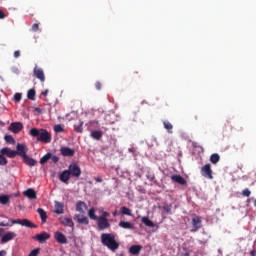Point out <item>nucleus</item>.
I'll return each instance as SVG.
<instances>
[{"label":"nucleus","instance_id":"nucleus-1","mask_svg":"<svg viewBox=\"0 0 256 256\" xmlns=\"http://www.w3.org/2000/svg\"><path fill=\"white\" fill-rule=\"evenodd\" d=\"M101 244L107 249L115 253L119 249V242L115 239V234H101L100 236Z\"/></svg>","mask_w":256,"mask_h":256},{"label":"nucleus","instance_id":"nucleus-2","mask_svg":"<svg viewBox=\"0 0 256 256\" xmlns=\"http://www.w3.org/2000/svg\"><path fill=\"white\" fill-rule=\"evenodd\" d=\"M30 136L37 138L38 142L50 143L52 141V135L46 129L32 128L30 130Z\"/></svg>","mask_w":256,"mask_h":256},{"label":"nucleus","instance_id":"nucleus-3","mask_svg":"<svg viewBox=\"0 0 256 256\" xmlns=\"http://www.w3.org/2000/svg\"><path fill=\"white\" fill-rule=\"evenodd\" d=\"M63 172H68L72 177H75L76 179L80 178L81 176V168L75 164H69V167L67 170H63Z\"/></svg>","mask_w":256,"mask_h":256},{"label":"nucleus","instance_id":"nucleus-4","mask_svg":"<svg viewBox=\"0 0 256 256\" xmlns=\"http://www.w3.org/2000/svg\"><path fill=\"white\" fill-rule=\"evenodd\" d=\"M95 221H97V227L99 231H104L110 228V223L107 218L98 217V219H95Z\"/></svg>","mask_w":256,"mask_h":256},{"label":"nucleus","instance_id":"nucleus-5","mask_svg":"<svg viewBox=\"0 0 256 256\" xmlns=\"http://www.w3.org/2000/svg\"><path fill=\"white\" fill-rule=\"evenodd\" d=\"M0 156H6L8 158H15L17 157V152H15V150H11L10 147H3L0 150Z\"/></svg>","mask_w":256,"mask_h":256},{"label":"nucleus","instance_id":"nucleus-6","mask_svg":"<svg viewBox=\"0 0 256 256\" xmlns=\"http://www.w3.org/2000/svg\"><path fill=\"white\" fill-rule=\"evenodd\" d=\"M24 126L22 122H12L9 126V131L18 134L23 130Z\"/></svg>","mask_w":256,"mask_h":256},{"label":"nucleus","instance_id":"nucleus-7","mask_svg":"<svg viewBox=\"0 0 256 256\" xmlns=\"http://www.w3.org/2000/svg\"><path fill=\"white\" fill-rule=\"evenodd\" d=\"M202 177L213 179V171L211 170V164H205L201 169Z\"/></svg>","mask_w":256,"mask_h":256},{"label":"nucleus","instance_id":"nucleus-8","mask_svg":"<svg viewBox=\"0 0 256 256\" xmlns=\"http://www.w3.org/2000/svg\"><path fill=\"white\" fill-rule=\"evenodd\" d=\"M34 76L41 83H45V81H46L45 72H43V70L40 67L35 66V68H34Z\"/></svg>","mask_w":256,"mask_h":256},{"label":"nucleus","instance_id":"nucleus-9","mask_svg":"<svg viewBox=\"0 0 256 256\" xmlns=\"http://www.w3.org/2000/svg\"><path fill=\"white\" fill-rule=\"evenodd\" d=\"M27 147L24 144L18 143L16 145V151L15 153L21 157H27Z\"/></svg>","mask_w":256,"mask_h":256},{"label":"nucleus","instance_id":"nucleus-10","mask_svg":"<svg viewBox=\"0 0 256 256\" xmlns=\"http://www.w3.org/2000/svg\"><path fill=\"white\" fill-rule=\"evenodd\" d=\"M74 220L81 225L89 224V220H88L87 216H84L83 214H75Z\"/></svg>","mask_w":256,"mask_h":256},{"label":"nucleus","instance_id":"nucleus-11","mask_svg":"<svg viewBox=\"0 0 256 256\" xmlns=\"http://www.w3.org/2000/svg\"><path fill=\"white\" fill-rule=\"evenodd\" d=\"M71 177H72V174L68 173V171H62V173H60V175H59V180L63 184L68 185L69 179H71Z\"/></svg>","mask_w":256,"mask_h":256},{"label":"nucleus","instance_id":"nucleus-12","mask_svg":"<svg viewBox=\"0 0 256 256\" xmlns=\"http://www.w3.org/2000/svg\"><path fill=\"white\" fill-rule=\"evenodd\" d=\"M60 154H62L63 157H73L75 155V150H72L69 147H62L60 148Z\"/></svg>","mask_w":256,"mask_h":256},{"label":"nucleus","instance_id":"nucleus-13","mask_svg":"<svg viewBox=\"0 0 256 256\" xmlns=\"http://www.w3.org/2000/svg\"><path fill=\"white\" fill-rule=\"evenodd\" d=\"M23 195L28 199L34 200L37 199L36 191L33 188H28L23 192Z\"/></svg>","mask_w":256,"mask_h":256},{"label":"nucleus","instance_id":"nucleus-14","mask_svg":"<svg viewBox=\"0 0 256 256\" xmlns=\"http://www.w3.org/2000/svg\"><path fill=\"white\" fill-rule=\"evenodd\" d=\"M50 235L46 232H43L41 234H37L33 237L34 240H37L40 243L46 242V240H49Z\"/></svg>","mask_w":256,"mask_h":256},{"label":"nucleus","instance_id":"nucleus-15","mask_svg":"<svg viewBox=\"0 0 256 256\" xmlns=\"http://www.w3.org/2000/svg\"><path fill=\"white\" fill-rule=\"evenodd\" d=\"M192 227H194V230L192 231H198L201 229V219L200 216L195 215L194 218H192Z\"/></svg>","mask_w":256,"mask_h":256},{"label":"nucleus","instance_id":"nucleus-16","mask_svg":"<svg viewBox=\"0 0 256 256\" xmlns=\"http://www.w3.org/2000/svg\"><path fill=\"white\" fill-rule=\"evenodd\" d=\"M86 210H87V204H85L84 201L76 202V212L84 214Z\"/></svg>","mask_w":256,"mask_h":256},{"label":"nucleus","instance_id":"nucleus-17","mask_svg":"<svg viewBox=\"0 0 256 256\" xmlns=\"http://www.w3.org/2000/svg\"><path fill=\"white\" fill-rule=\"evenodd\" d=\"M54 239L60 244H66L68 242L65 235H63L61 232L54 233Z\"/></svg>","mask_w":256,"mask_h":256},{"label":"nucleus","instance_id":"nucleus-18","mask_svg":"<svg viewBox=\"0 0 256 256\" xmlns=\"http://www.w3.org/2000/svg\"><path fill=\"white\" fill-rule=\"evenodd\" d=\"M15 236L16 235L14 232H8L2 236L0 242H2V244H5L6 242L13 240L15 238Z\"/></svg>","mask_w":256,"mask_h":256},{"label":"nucleus","instance_id":"nucleus-19","mask_svg":"<svg viewBox=\"0 0 256 256\" xmlns=\"http://www.w3.org/2000/svg\"><path fill=\"white\" fill-rule=\"evenodd\" d=\"M171 179H172V181H173L174 183H177V184L182 185V186H185V185H186V180H185V178H183V177L180 176V175H173V176L171 177Z\"/></svg>","mask_w":256,"mask_h":256},{"label":"nucleus","instance_id":"nucleus-20","mask_svg":"<svg viewBox=\"0 0 256 256\" xmlns=\"http://www.w3.org/2000/svg\"><path fill=\"white\" fill-rule=\"evenodd\" d=\"M54 214H63V204L59 201H54Z\"/></svg>","mask_w":256,"mask_h":256},{"label":"nucleus","instance_id":"nucleus-21","mask_svg":"<svg viewBox=\"0 0 256 256\" xmlns=\"http://www.w3.org/2000/svg\"><path fill=\"white\" fill-rule=\"evenodd\" d=\"M60 224H62L65 227H70V228L74 229V221L71 218L60 219Z\"/></svg>","mask_w":256,"mask_h":256},{"label":"nucleus","instance_id":"nucleus-22","mask_svg":"<svg viewBox=\"0 0 256 256\" xmlns=\"http://www.w3.org/2000/svg\"><path fill=\"white\" fill-rule=\"evenodd\" d=\"M91 139H94L95 141H100V139L103 137V132L100 130H94L90 133Z\"/></svg>","mask_w":256,"mask_h":256},{"label":"nucleus","instance_id":"nucleus-23","mask_svg":"<svg viewBox=\"0 0 256 256\" xmlns=\"http://www.w3.org/2000/svg\"><path fill=\"white\" fill-rule=\"evenodd\" d=\"M142 249L143 247L140 245H133V246H130L129 253L132 255H139Z\"/></svg>","mask_w":256,"mask_h":256},{"label":"nucleus","instance_id":"nucleus-24","mask_svg":"<svg viewBox=\"0 0 256 256\" xmlns=\"http://www.w3.org/2000/svg\"><path fill=\"white\" fill-rule=\"evenodd\" d=\"M22 159L24 160V163L30 167H34L37 164V161L33 158H30L29 156H23Z\"/></svg>","mask_w":256,"mask_h":256},{"label":"nucleus","instance_id":"nucleus-25","mask_svg":"<svg viewBox=\"0 0 256 256\" xmlns=\"http://www.w3.org/2000/svg\"><path fill=\"white\" fill-rule=\"evenodd\" d=\"M22 227H27V228H34L36 229L37 228V225L34 224L33 222H31L30 220L28 219H22V223L20 224Z\"/></svg>","mask_w":256,"mask_h":256},{"label":"nucleus","instance_id":"nucleus-26","mask_svg":"<svg viewBox=\"0 0 256 256\" xmlns=\"http://www.w3.org/2000/svg\"><path fill=\"white\" fill-rule=\"evenodd\" d=\"M38 215H40L41 223L45 224L47 222V213L45 210L38 208L37 209Z\"/></svg>","mask_w":256,"mask_h":256},{"label":"nucleus","instance_id":"nucleus-27","mask_svg":"<svg viewBox=\"0 0 256 256\" xmlns=\"http://www.w3.org/2000/svg\"><path fill=\"white\" fill-rule=\"evenodd\" d=\"M119 227L122 228V229H129V230L134 229V225H132V223L125 222V221H120L119 222Z\"/></svg>","mask_w":256,"mask_h":256},{"label":"nucleus","instance_id":"nucleus-28","mask_svg":"<svg viewBox=\"0 0 256 256\" xmlns=\"http://www.w3.org/2000/svg\"><path fill=\"white\" fill-rule=\"evenodd\" d=\"M141 222L144 223V225L147 227H151V228L154 227L153 221H151L147 216L142 217Z\"/></svg>","mask_w":256,"mask_h":256},{"label":"nucleus","instance_id":"nucleus-29","mask_svg":"<svg viewBox=\"0 0 256 256\" xmlns=\"http://www.w3.org/2000/svg\"><path fill=\"white\" fill-rule=\"evenodd\" d=\"M147 179H148V181H150L153 185H155V186H158V185H159V182H157V180H156V176H155L154 174L150 173V172L147 174Z\"/></svg>","mask_w":256,"mask_h":256},{"label":"nucleus","instance_id":"nucleus-30","mask_svg":"<svg viewBox=\"0 0 256 256\" xmlns=\"http://www.w3.org/2000/svg\"><path fill=\"white\" fill-rule=\"evenodd\" d=\"M27 98L28 100H32V101L36 100V90L35 89L28 90Z\"/></svg>","mask_w":256,"mask_h":256},{"label":"nucleus","instance_id":"nucleus-31","mask_svg":"<svg viewBox=\"0 0 256 256\" xmlns=\"http://www.w3.org/2000/svg\"><path fill=\"white\" fill-rule=\"evenodd\" d=\"M51 158H52V154L47 153L46 155L43 156V158L40 159V164L45 165Z\"/></svg>","mask_w":256,"mask_h":256},{"label":"nucleus","instance_id":"nucleus-32","mask_svg":"<svg viewBox=\"0 0 256 256\" xmlns=\"http://www.w3.org/2000/svg\"><path fill=\"white\" fill-rule=\"evenodd\" d=\"M210 161H211V163H212L213 165H216L217 163H219V161H220V156H219V154H212V155L210 156Z\"/></svg>","mask_w":256,"mask_h":256},{"label":"nucleus","instance_id":"nucleus-33","mask_svg":"<svg viewBox=\"0 0 256 256\" xmlns=\"http://www.w3.org/2000/svg\"><path fill=\"white\" fill-rule=\"evenodd\" d=\"M88 217H90L92 221H96L97 219H99V217L96 216V211L93 208L88 211Z\"/></svg>","mask_w":256,"mask_h":256},{"label":"nucleus","instance_id":"nucleus-34","mask_svg":"<svg viewBox=\"0 0 256 256\" xmlns=\"http://www.w3.org/2000/svg\"><path fill=\"white\" fill-rule=\"evenodd\" d=\"M164 125V129L167 130V132H169V134H172V130H173V125L170 122H163Z\"/></svg>","mask_w":256,"mask_h":256},{"label":"nucleus","instance_id":"nucleus-35","mask_svg":"<svg viewBox=\"0 0 256 256\" xmlns=\"http://www.w3.org/2000/svg\"><path fill=\"white\" fill-rule=\"evenodd\" d=\"M9 203L8 195H0V204L7 205Z\"/></svg>","mask_w":256,"mask_h":256},{"label":"nucleus","instance_id":"nucleus-36","mask_svg":"<svg viewBox=\"0 0 256 256\" xmlns=\"http://www.w3.org/2000/svg\"><path fill=\"white\" fill-rule=\"evenodd\" d=\"M120 210L123 215L132 216L131 210L129 208L123 206L122 208H120Z\"/></svg>","mask_w":256,"mask_h":256},{"label":"nucleus","instance_id":"nucleus-37","mask_svg":"<svg viewBox=\"0 0 256 256\" xmlns=\"http://www.w3.org/2000/svg\"><path fill=\"white\" fill-rule=\"evenodd\" d=\"M5 141H6V143L15 144V139L11 135H6L5 136Z\"/></svg>","mask_w":256,"mask_h":256},{"label":"nucleus","instance_id":"nucleus-38","mask_svg":"<svg viewBox=\"0 0 256 256\" xmlns=\"http://www.w3.org/2000/svg\"><path fill=\"white\" fill-rule=\"evenodd\" d=\"M83 125H84V122H79V125L74 127L75 132L83 133Z\"/></svg>","mask_w":256,"mask_h":256},{"label":"nucleus","instance_id":"nucleus-39","mask_svg":"<svg viewBox=\"0 0 256 256\" xmlns=\"http://www.w3.org/2000/svg\"><path fill=\"white\" fill-rule=\"evenodd\" d=\"M53 130L56 133H62L64 131V129H63L61 124H57L56 126H54Z\"/></svg>","mask_w":256,"mask_h":256},{"label":"nucleus","instance_id":"nucleus-40","mask_svg":"<svg viewBox=\"0 0 256 256\" xmlns=\"http://www.w3.org/2000/svg\"><path fill=\"white\" fill-rule=\"evenodd\" d=\"M163 210L166 211L167 214L171 215L172 214V205H164Z\"/></svg>","mask_w":256,"mask_h":256},{"label":"nucleus","instance_id":"nucleus-41","mask_svg":"<svg viewBox=\"0 0 256 256\" xmlns=\"http://www.w3.org/2000/svg\"><path fill=\"white\" fill-rule=\"evenodd\" d=\"M6 165H8V160L5 158V156L0 155V166Z\"/></svg>","mask_w":256,"mask_h":256},{"label":"nucleus","instance_id":"nucleus-42","mask_svg":"<svg viewBox=\"0 0 256 256\" xmlns=\"http://www.w3.org/2000/svg\"><path fill=\"white\" fill-rule=\"evenodd\" d=\"M22 99H23V94H21V93H16V94L14 95V101H15V102H20Z\"/></svg>","mask_w":256,"mask_h":256},{"label":"nucleus","instance_id":"nucleus-43","mask_svg":"<svg viewBox=\"0 0 256 256\" xmlns=\"http://www.w3.org/2000/svg\"><path fill=\"white\" fill-rule=\"evenodd\" d=\"M242 196L243 197H250L251 191L248 188H245V190H242Z\"/></svg>","mask_w":256,"mask_h":256},{"label":"nucleus","instance_id":"nucleus-44","mask_svg":"<svg viewBox=\"0 0 256 256\" xmlns=\"http://www.w3.org/2000/svg\"><path fill=\"white\" fill-rule=\"evenodd\" d=\"M39 253H40V249L37 248V249L32 250L31 253L28 254V256H37V255H39Z\"/></svg>","mask_w":256,"mask_h":256},{"label":"nucleus","instance_id":"nucleus-45","mask_svg":"<svg viewBox=\"0 0 256 256\" xmlns=\"http://www.w3.org/2000/svg\"><path fill=\"white\" fill-rule=\"evenodd\" d=\"M23 222V219L21 220V219H10V223H12V224H18V225H20L21 223Z\"/></svg>","mask_w":256,"mask_h":256},{"label":"nucleus","instance_id":"nucleus-46","mask_svg":"<svg viewBox=\"0 0 256 256\" xmlns=\"http://www.w3.org/2000/svg\"><path fill=\"white\" fill-rule=\"evenodd\" d=\"M32 32H38L39 31V24L35 23V24H32Z\"/></svg>","mask_w":256,"mask_h":256},{"label":"nucleus","instance_id":"nucleus-47","mask_svg":"<svg viewBox=\"0 0 256 256\" xmlns=\"http://www.w3.org/2000/svg\"><path fill=\"white\" fill-rule=\"evenodd\" d=\"M109 216H110V214H109V212H103V214H102V216H98V218H103V219H107V218H109Z\"/></svg>","mask_w":256,"mask_h":256},{"label":"nucleus","instance_id":"nucleus-48","mask_svg":"<svg viewBox=\"0 0 256 256\" xmlns=\"http://www.w3.org/2000/svg\"><path fill=\"white\" fill-rule=\"evenodd\" d=\"M50 160L53 161L54 164L58 163L59 162V157L58 156H53L50 158Z\"/></svg>","mask_w":256,"mask_h":256},{"label":"nucleus","instance_id":"nucleus-49","mask_svg":"<svg viewBox=\"0 0 256 256\" xmlns=\"http://www.w3.org/2000/svg\"><path fill=\"white\" fill-rule=\"evenodd\" d=\"M95 89H97L98 91L101 90V82H95Z\"/></svg>","mask_w":256,"mask_h":256},{"label":"nucleus","instance_id":"nucleus-50","mask_svg":"<svg viewBox=\"0 0 256 256\" xmlns=\"http://www.w3.org/2000/svg\"><path fill=\"white\" fill-rule=\"evenodd\" d=\"M5 18H6V14L2 10H0V20H3Z\"/></svg>","mask_w":256,"mask_h":256},{"label":"nucleus","instance_id":"nucleus-51","mask_svg":"<svg viewBox=\"0 0 256 256\" xmlns=\"http://www.w3.org/2000/svg\"><path fill=\"white\" fill-rule=\"evenodd\" d=\"M14 57H15L16 59L20 57V50H16V51L14 52Z\"/></svg>","mask_w":256,"mask_h":256},{"label":"nucleus","instance_id":"nucleus-52","mask_svg":"<svg viewBox=\"0 0 256 256\" xmlns=\"http://www.w3.org/2000/svg\"><path fill=\"white\" fill-rule=\"evenodd\" d=\"M9 223L0 222V227H9Z\"/></svg>","mask_w":256,"mask_h":256},{"label":"nucleus","instance_id":"nucleus-53","mask_svg":"<svg viewBox=\"0 0 256 256\" xmlns=\"http://www.w3.org/2000/svg\"><path fill=\"white\" fill-rule=\"evenodd\" d=\"M48 93H49V90L46 89V90H44L43 92H41V95H43L44 97H46Z\"/></svg>","mask_w":256,"mask_h":256},{"label":"nucleus","instance_id":"nucleus-54","mask_svg":"<svg viewBox=\"0 0 256 256\" xmlns=\"http://www.w3.org/2000/svg\"><path fill=\"white\" fill-rule=\"evenodd\" d=\"M95 182L101 183L103 180L100 177L95 178Z\"/></svg>","mask_w":256,"mask_h":256},{"label":"nucleus","instance_id":"nucleus-55","mask_svg":"<svg viewBox=\"0 0 256 256\" xmlns=\"http://www.w3.org/2000/svg\"><path fill=\"white\" fill-rule=\"evenodd\" d=\"M12 71L15 73V74H18L20 71L18 70V68H12Z\"/></svg>","mask_w":256,"mask_h":256},{"label":"nucleus","instance_id":"nucleus-56","mask_svg":"<svg viewBox=\"0 0 256 256\" xmlns=\"http://www.w3.org/2000/svg\"><path fill=\"white\" fill-rule=\"evenodd\" d=\"M0 256H6V251L5 250L0 251Z\"/></svg>","mask_w":256,"mask_h":256},{"label":"nucleus","instance_id":"nucleus-57","mask_svg":"<svg viewBox=\"0 0 256 256\" xmlns=\"http://www.w3.org/2000/svg\"><path fill=\"white\" fill-rule=\"evenodd\" d=\"M34 111L37 112L38 114H41V108H35Z\"/></svg>","mask_w":256,"mask_h":256},{"label":"nucleus","instance_id":"nucleus-58","mask_svg":"<svg viewBox=\"0 0 256 256\" xmlns=\"http://www.w3.org/2000/svg\"><path fill=\"white\" fill-rule=\"evenodd\" d=\"M251 256H256V250L251 251Z\"/></svg>","mask_w":256,"mask_h":256},{"label":"nucleus","instance_id":"nucleus-59","mask_svg":"<svg viewBox=\"0 0 256 256\" xmlns=\"http://www.w3.org/2000/svg\"><path fill=\"white\" fill-rule=\"evenodd\" d=\"M3 235V229L0 228V237Z\"/></svg>","mask_w":256,"mask_h":256},{"label":"nucleus","instance_id":"nucleus-60","mask_svg":"<svg viewBox=\"0 0 256 256\" xmlns=\"http://www.w3.org/2000/svg\"><path fill=\"white\" fill-rule=\"evenodd\" d=\"M182 256H189V253L188 252L183 253Z\"/></svg>","mask_w":256,"mask_h":256},{"label":"nucleus","instance_id":"nucleus-61","mask_svg":"<svg viewBox=\"0 0 256 256\" xmlns=\"http://www.w3.org/2000/svg\"><path fill=\"white\" fill-rule=\"evenodd\" d=\"M254 206L256 207V199H255V201H254Z\"/></svg>","mask_w":256,"mask_h":256},{"label":"nucleus","instance_id":"nucleus-62","mask_svg":"<svg viewBox=\"0 0 256 256\" xmlns=\"http://www.w3.org/2000/svg\"><path fill=\"white\" fill-rule=\"evenodd\" d=\"M103 130L106 132V131H107V128H103Z\"/></svg>","mask_w":256,"mask_h":256},{"label":"nucleus","instance_id":"nucleus-63","mask_svg":"<svg viewBox=\"0 0 256 256\" xmlns=\"http://www.w3.org/2000/svg\"><path fill=\"white\" fill-rule=\"evenodd\" d=\"M113 216H116V212L113 213Z\"/></svg>","mask_w":256,"mask_h":256},{"label":"nucleus","instance_id":"nucleus-64","mask_svg":"<svg viewBox=\"0 0 256 256\" xmlns=\"http://www.w3.org/2000/svg\"><path fill=\"white\" fill-rule=\"evenodd\" d=\"M251 202V199H248V203Z\"/></svg>","mask_w":256,"mask_h":256}]
</instances>
